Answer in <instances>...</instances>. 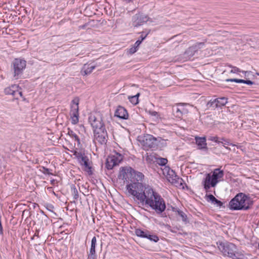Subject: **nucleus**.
I'll return each instance as SVG.
<instances>
[{
    "mask_svg": "<svg viewBox=\"0 0 259 259\" xmlns=\"http://www.w3.org/2000/svg\"><path fill=\"white\" fill-rule=\"evenodd\" d=\"M126 190L129 195L133 196L140 202L144 200L146 191L151 187H145L141 182L131 183L126 185Z\"/></svg>",
    "mask_w": 259,
    "mask_h": 259,
    "instance_id": "obj_3",
    "label": "nucleus"
},
{
    "mask_svg": "<svg viewBox=\"0 0 259 259\" xmlns=\"http://www.w3.org/2000/svg\"><path fill=\"white\" fill-rule=\"evenodd\" d=\"M18 86L16 84L11 85L10 87H8L5 89V93L7 95H12L14 96L16 93V90H17Z\"/></svg>",
    "mask_w": 259,
    "mask_h": 259,
    "instance_id": "obj_23",
    "label": "nucleus"
},
{
    "mask_svg": "<svg viewBox=\"0 0 259 259\" xmlns=\"http://www.w3.org/2000/svg\"><path fill=\"white\" fill-rule=\"evenodd\" d=\"M208 140L211 141H214L216 143H220V142H223L222 141L220 140V138L218 137H210L208 138Z\"/></svg>",
    "mask_w": 259,
    "mask_h": 259,
    "instance_id": "obj_34",
    "label": "nucleus"
},
{
    "mask_svg": "<svg viewBox=\"0 0 259 259\" xmlns=\"http://www.w3.org/2000/svg\"><path fill=\"white\" fill-rule=\"evenodd\" d=\"M17 93L19 94L20 96H22V93L21 92H18V91H16Z\"/></svg>",
    "mask_w": 259,
    "mask_h": 259,
    "instance_id": "obj_48",
    "label": "nucleus"
},
{
    "mask_svg": "<svg viewBox=\"0 0 259 259\" xmlns=\"http://www.w3.org/2000/svg\"><path fill=\"white\" fill-rule=\"evenodd\" d=\"M70 115L71 118V123L73 124H76L78 122V110L77 111H70Z\"/></svg>",
    "mask_w": 259,
    "mask_h": 259,
    "instance_id": "obj_24",
    "label": "nucleus"
},
{
    "mask_svg": "<svg viewBox=\"0 0 259 259\" xmlns=\"http://www.w3.org/2000/svg\"><path fill=\"white\" fill-rule=\"evenodd\" d=\"M88 259H97V255L96 253H90L88 254Z\"/></svg>",
    "mask_w": 259,
    "mask_h": 259,
    "instance_id": "obj_37",
    "label": "nucleus"
},
{
    "mask_svg": "<svg viewBox=\"0 0 259 259\" xmlns=\"http://www.w3.org/2000/svg\"><path fill=\"white\" fill-rule=\"evenodd\" d=\"M229 67L232 68V70L230 71L231 73H237L241 72L240 70L237 67L232 65H229Z\"/></svg>",
    "mask_w": 259,
    "mask_h": 259,
    "instance_id": "obj_35",
    "label": "nucleus"
},
{
    "mask_svg": "<svg viewBox=\"0 0 259 259\" xmlns=\"http://www.w3.org/2000/svg\"><path fill=\"white\" fill-rule=\"evenodd\" d=\"M96 245H97V239H96V237L95 236H94L92 238V241H91V248L90 250V253H96L95 248H96Z\"/></svg>",
    "mask_w": 259,
    "mask_h": 259,
    "instance_id": "obj_27",
    "label": "nucleus"
},
{
    "mask_svg": "<svg viewBox=\"0 0 259 259\" xmlns=\"http://www.w3.org/2000/svg\"><path fill=\"white\" fill-rule=\"evenodd\" d=\"M220 140L222 141L223 142H220V143H222L224 146V147L229 150H231V149L228 147L225 146V145L234 146V145L232 144L230 142V140L228 139H226L224 138H221Z\"/></svg>",
    "mask_w": 259,
    "mask_h": 259,
    "instance_id": "obj_29",
    "label": "nucleus"
},
{
    "mask_svg": "<svg viewBox=\"0 0 259 259\" xmlns=\"http://www.w3.org/2000/svg\"><path fill=\"white\" fill-rule=\"evenodd\" d=\"M165 170H167V169H165ZM166 178L170 183L174 185L177 187L184 188L183 180L177 176L175 172L169 168L167 169Z\"/></svg>",
    "mask_w": 259,
    "mask_h": 259,
    "instance_id": "obj_10",
    "label": "nucleus"
},
{
    "mask_svg": "<svg viewBox=\"0 0 259 259\" xmlns=\"http://www.w3.org/2000/svg\"><path fill=\"white\" fill-rule=\"evenodd\" d=\"M142 40H140V39H138L136 42L135 43L134 47H136L137 49L139 47L140 45L141 44Z\"/></svg>",
    "mask_w": 259,
    "mask_h": 259,
    "instance_id": "obj_41",
    "label": "nucleus"
},
{
    "mask_svg": "<svg viewBox=\"0 0 259 259\" xmlns=\"http://www.w3.org/2000/svg\"><path fill=\"white\" fill-rule=\"evenodd\" d=\"M89 121L94 130L105 127L104 123L103 122L102 116L99 113L95 115H91L89 118Z\"/></svg>",
    "mask_w": 259,
    "mask_h": 259,
    "instance_id": "obj_11",
    "label": "nucleus"
},
{
    "mask_svg": "<svg viewBox=\"0 0 259 259\" xmlns=\"http://www.w3.org/2000/svg\"><path fill=\"white\" fill-rule=\"evenodd\" d=\"M146 192L145 198L142 200L141 203L149 206L157 213H161L164 211L166 206L163 199L151 188Z\"/></svg>",
    "mask_w": 259,
    "mask_h": 259,
    "instance_id": "obj_1",
    "label": "nucleus"
},
{
    "mask_svg": "<svg viewBox=\"0 0 259 259\" xmlns=\"http://www.w3.org/2000/svg\"><path fill=\"white\" fill-rule=\"evenodd\" d=\"M219 248L224 254L227 255L233 259H244L243 255L237 252L236 245L232 243H228L226 244L220 243Z\"/></svg>",
    "mask_w": 259,
    "mask_h": 259,
    "instance_id": "obj_5",
    "label": "nucleus"
},
{
    "mask_svg": "<svg viewBox=\"0 0 259 259\" xmlns=\"http://www.w3.org/2000/svg\"><path fill=\"white\" fill-rule=\"evenodd\" d=\"M213 203L214 204H217L219 206H222V204H223L222 202L221 201L218 200L217 199H216V200H214Z\"/></svg>",
    "mask_w": 259,
    "mask_h": 259,
    "instance_id": "obj_42",
    "label": "nucleus"
},
{
    "mask_svg": "<svg viewBox=\"0 0 259 259\" xmlns=\"http://www.w3.org/2000/svg\"><path fill=\"white\" fill-rule=\"evenodd\" d=\"M34 236H38V231H36L34 234Z\"/></svg>",
    "mask_w": 259,
    "mask_h": 259,
    "instance_id": "obj_46",
    "label": "nucleus"
},
{
    "mask_svg": "<svg viewBox=\"0 0 259 259\" xmlns=\"http://www.w3.org/2000/svg\"><path fill=\"white\" fill-rule=\"evenodd\" d=\"M177 213H178V215L181 218V219L183 222H188L187 217L185 212H184L183 211H182L181 210H178L177 211Z\"/></svg>",
    "mask_w": 259,
    "mask_h": 259,
    "instance_id": "obj_32",
    "label": "nucleus"
},
{
    "mask_svg": "<svg viewBox=\"0 0 259 259\" xmlns=\"http://www.w3.org/2000/svg\"><path fill=\"white\" fill-rule=\"evenodd\" d=\"M226 81H231V82H235L237 83H244L245 80L240 79H236V78H231V79H227L226 80Z\"/></svg>",
    "mask_w": 259,
    "mask_h": 259,
    "instance_id": "obj_33",
    "label": "nucleus"
},
{
    "mask_svg": "<svg viewBox=\"0 0 259 259\" xmlns=\"http://www.w3.org/2000/svg\"><path fill=\"white\" fill-rule=\"evenodd\" d=\"M78 99H74L72 101L70 111H77L78 110Z\"/></svg>",
    "mask_w": 259,
    "mask_h": 259,
    "instance_id": "obj_25",
    "label": "nucleus"
},
{
    "mask_svg": "<svg viewBox=\"0 0 259 259\" xmlns=\"http://www.w3.org/2000/svg\"><path fill=\"white\" fill-rule=\"evenodd\" d=\"M244 83H246V84H249V85H251V84H252L253 83V82L250 80H245V82Z\"/></svg>",
    "mask_w": 259,
    "mask_h": 259,
    "instance_id": "obj_44",
    "label": "nucleus"
},
{
    "mask_svg": "<svg viewBox=\"0 0 259 259\" xmlns=\"http://www.w3.org/2000/svg\"><path fill=\"white\" fill-rule=\"evenodd\" d=\"M67 134L74 141L77 142V147L80 148L81 147V143L80 139L78 136L70 128H68V133Z\"/></svg>",
    "mask_w": 259,
    "mask_h": 259,
    "instance_id": "obj_22",
    "label": "nucleus"
},
{
    "mask_svg": "<svg viewBox=\"0 0 259 259\" xmlns=\"http://www.w3.org/2000/svg\"><path fill=\"white\" fill-rule=\"evenodd\" d=\"M147 233L148 231H144L140 229H137L135 230L136 235L138 237L142 238H145L146 237H147L146 235H147Z\"/></svg>",
    "mask_w": 259,
    "mask_h": 259,
    "instance_id": "obj_26",
    "label": "nucleus"
},
{
    "mask_svg": "<svg viewBox=\"0 0 259 259\" xmlns=\"http://www.w3.org/2000/svg\"><path fill=\"white\" fill-rule=\"evenodd\" d=\"M203 42L197 43L195 45L189 47L186 51L185 55L189 57L193 56L198 50L201 49L204 46Z\"/></svg>",
    "mask_w": 259,
    "mask_h": 259,
    "instance_id": "obj_16",
    "label": "nucleus"
},
{
    "mask_svg": "<svg viewBox=\"0 0 259 259\" xmlns=\"http://www.w3.org/2000/svg\"><path fill=\"white\" fill-rule=\"evenodd\" d=\"M252 204L250 198L243 193L237 194L230 201L229 207L231 210H247Z\"/></svg>",
    "mask_w": 259,
    "mask_h": 259,
    "instance_id": "obj_2",
    "label": "nucleus"
},
{
    "mask_svg": "<svg viewBox=\"0 0 259 259\" xmlns=\"http://www.w3.org/2000/svg\"><path fill=\"white\" fill-rule=\"evenodd\" d=\"M140 96V93H138L137 95L133 96H129L128 99L129 101L134 105H136L139 103V96Z\"/></svg>",
    "mask_w": 259,
    "mask_h": 259,
    "instance_id": "obj_28",
    "label": "nucleus"
},
{
    "mask_svg": "<svg viewBox=\"0 0 259 259\" xmlns=\"http://www.w3.org/2000/svg\"><path fill=\"white\" fill-rule=\"evenodd\" d=\"M73 155L80 164L84 167L85 171L88 172L91 171V167L90 166L89 159L84 152L74 150Z\"/></svg>",
    "mask_w": 259,
    "mask_h": 259,
    "instance_id": "obj_9",
    "label": "nucleus"
},
{
    "mask_svg": "<svg viewBox=\"0 0 259 259\" xmlns=\"http://www.w3.org/2000/svg\"><path fill=\"white\" fill-rule=\"evenodd\" d=\"M196 143L197 144L199 149H206L207 146L206 143V139L205 137H196Z\"/></svg>",
    "mask_w": 259,
    "mask_h": 259,
    "instance_id": "obj_21",
    "label": "nucleus"
},
{
    "mask_svg": "<svg viewBox=\"0 0 259 259\" xmlns=\"http://www.w3.org/2000/svg\"><path fill=\"white\" fill-rule=\"evenodd\" d=\"M148 20L147 16L142 14H137L133 17V25L135 27H138L143 25Z\"/></svg>",
    "mask_w": 259,
    "mask_h": 259,
    "instance_id": "obj_15",
    "label": "nucleus"
},
{
    "mask_svg": "<svg viewBox=\"0 0 259 259\" xmlns=\"http://www.w3.org/2000/svg\"><path fill=\"white\" fill-rule=\"evenodd\" d=\"M123 156L116 152L109 156L106 159V167L108 169H111L114 166L118 165L123 160Z\"/></svg>",
    "mask_w": 259,
    "mask_h": 259,
    "instance_id": "obj_8",
    "label": "nucleus"
},
{
    "mask_svg": "<svg viewBox=\"0 0 259 259\" xmlns=\"http://www.w3.org/2000/svg\"><path fill=\"white\" fill-rule=\"evenodd\" d=\"M115 116L121 119H127L128 114L127 110L122 106H118L115 112Z\"/></svg>",
    "mask_w": 259,
    "mask_h": 259,
    "instance_id": "obj_18",
    "label": "nucleus"
},
{
    "mask_svg": "<svg viewBox=\"0 0 259 259\" xmlns=\"http://www.w3.org/2000/svg\"><path fill=\"white\" fill-rule=\"evenodd\" d=\"M26 65V62L24 60L17 58L13 61L11 70L14 79H18L21 77Z\"/></svg>",
    "mask_w": 259,
    "mask_h": 259,
    "instance_id": "obj_6",
    "label": "nucleus"
},
{
    "mask_svg": "<svg viewBox=\"0 0 259 259\" xmlns=\"http://www.w3.org/2000/svg\"><path fill=\"white\" fill-rule=\"evenodd\" d=\"M224 176V171L220 168L214 169L212 175L208 174L203 181L204 188L207 191L210 187H214L216 186L220 180Z\"/></svg>",
    "mask_w": 259,
    "mask_h": 259,
    "instance_id": "obj_4",
    "label": "nucleus"
},
{
    "mask_svg": "<svg viewBox=\"0 0 259 259\" xmlns=\"http://www.w3.org/2000/svg\"><path fill=\"white\" fill-rule=\"evenodd\" d=\"M71 192L72 195L73 196V198L74 199H77L78 198V192L77 188L75 187V185H72L71 186Z\"/></svg>",
    "mask_w": 259,
    "mask_h": 259,
    "instance_id": "obj_31",
    "label": "nucleus"
},
{
    "mask_svg": "<svg viewBox=\"0 0 259 259\" xmlns=\"http://www.w3.org/2000/svg\"><path fill=\"white\" fill-rule=\"evenodd\" d=\"M227 103V99L225 97L219 98L214 99L213 101H210L207 104L208 108L215 109L216 108L222 107L225 106Z\"/></svg>",
    "mask_w": 259,
    "mask_h": 259,
    "instance_id": "obj_14",
    "label": "nucleus"
},
{
    "mask_svg": "<svg viewBox=\"0 0 259 259\" xmlns=\"http://www.w3.org/2000/svg\"><path fill=\"white\" fill-rule=\"evenodd\" d=\"M147 237L145 238H147L150 241H153L155 242H157L159 240L158 237L155 235H150L149 232L148 231Z\"/></svg>",
    "mask_w": 259,
    "mask_h": 259,
    "instance_id": "obj_30",
    "label": "nucleus"
},
{
    "mask_svg": "<svg viewBox=\"0 0 259 259\" xmlns=\"http://www.w3.org/2000/svg\"><path fill=\"white\" fill-rule=\"evenodd\" d=\"M132 175L133 178L131 179V183L142 182L144 176L142 172L137 171L133 169Z\"/></svg>",
    "mask_w": 259,
    "mask_h": 259,
    "instance_id": "obj_19",
    "label": "nucleus"
},
{
    "mask_svg": "<svg viewBox=\"0 0 259 259\" xmlns=\"http://www.w3.org/2000/svg\"><path fill=\"white\" fill-rule=\"evenodd\" d=\"M167 161V160L166 159L162 158L161 159V164L164 165L166 163Z\"/></svg>",
    "mask_w": 259,
    "mask_h": 259,
    "instance_id": "obj_43",
    "label": "nucleus"
},
{
    "mask_svg": "<svg viewBox=\"0 0 259 259\" xmlns=\"http://www.w3.org/2000/svg\"><path fill=\"white\" fill-rule=\"evenodd\" d=\"M137 51V49L134 46H133V47H132L130 49V53L131 54H134V53H135L136 51Z\"/></svg>",
    "mask_w": 259,
    "mask_h": 259,
    "instance_id": "obj_40",
    "label": "nucleus"
},
{
    "mask_svg": "<svg viewBox=\"0 0 259 259\" xmlns=\"http://www.w3.org/2000/svg\"><path fill=\"white\" fill-rule=\"evenodd\" d=\"M148 34V32L146 33L144 32H141L140 40H142V41L147 37Z\"/></svg>",
    "mask_w": 259,
    "mask_h": 259,
    "instance_id": "obj_39",
    "label": "nucleus"
},
{
    "mask_svg": "<svg viewBox=\"0 0 259 259\" xmlns=\"http://www.w3.org/2000/svg\"><path fill=\"white\" fill-rule=\"evenodd\" d=\"M95 140L101 144H106L107 141L108 135L105 127L94 130Z\"/></svg>",
    "mask_w": 259,
    "mask_h": 259,
    "instance_id": "obj_12",
    "label": "nucleus"
},
{
    "mask_svg": "<svg viewBox=\"0 0 259 259\" xmlns=\"http://www.w3.org/2000/svg\"><path fill=\"white\" fill-rule=\"evenodd\" d=\"M42 169H43L42 172L44 174L52 175V173L50 172V169L45 167H42Z\"/></svg>",
    "mask_w": 259,
    "mask_h": 259,
    "instance_id": "obj_38",
    "label": "nucleus"
},
{
    "mask_svg": "<svg viewBox=\"0 0 259 259\" xmlns=\"http://www.w3.org/2000/svg\"><path fill=\"white\" fill-rule=\"evenodd\" d=\"M133 169L131 167H122L120 168L118 178L119 179L123 180L124 182H126L128 183L133 178Z\"/></svg>",
    "mask_w": 259,
    "mask_h": 259,
    "instance_id": "obj_13",
    "label": "nucleus"
},
{
    "mask_svg": "<svg viewBox=\"0 0 259 259\" xmlns=\"http://www.w3.org/2000/svg\"><path fill=\"white\" fill-rule=\"evenodd\" d=\"M95 67L96 66L95 65H93L91 64H85L82 67L81 70V73L83 75H88L92 72Z\"/></svg>",
    "mask_w": 259,
    "mask_h": 259,
    "instance_id": "obj_20",
    "label": "nucleus"
},
{
    "mask_svg": "<svg viewBox=\"0 0 259 259\" xmlns=\"http://www.w3.org/2000/svg\"><path fill=\"white\" fill-rule=\"evenodd\" d=\"M184 104L180 103L172 107V113L177 117L180 118L183 114L187 113V110L183 107Z\"/></svg>",
    "mask_w": 259,
    "mask_h": 259,
    "instance_id": "obj_17",
    "label": "nucleus"
},
{
    "mask_svg": "<svg viewBox=\"0 0 259 259\" xmlns=\"http://www.w3.org/2000/svg\"><path fill=\"white\" fill-rule=\"evenodd\" d=\"M133 0H124L125 2H126V3H130V2H132Z\"/></svg>",
    "mask_w": 259,
    "mask_h": 259,
    "instance_id": "obj_47",
    "label": "nucleus"
},
{
    "mask_svg": "<svg viewBox=\"0 0 259 259\" xmlns=\"http://www.w3.org/2000/svg\"><path fill=\"white\" fill-rule=\"evenodd\" d=\"M151 114L154 116H156L157 114V112L156 111H153L152 112Z\"/></svg>",
    "mask_w": 259,
    "mask_h": 259,
    "instance_id": "obj_45",
    "label": "nucleus"
},
{
    "mask_svg": "<svg viewBox=\"0 0 259 259\" xmlns=\"http://www.w3.org/2000/svg\"><path fill=\"white\" fill-rule=\"evenodd\" d=\"M206 196L207 197V201H211L212 203H214V200H216L215 197L212 194L206 195Z\"/></svg>",
    "mask_w": 259,
    "mask_h": 259,
    "instance_id": "obj_36",
    "label": "nucleus"
},
{
    "mask_svg": "<svg viewBox=\"0 0 259 259\" xmlns=\"http://www.w3.org/2000/svg\"><path fill=\"white\" fill-rule=\"evenodd\" d=\"M165 141L160 137L156 138L151 135H146L142 137L141 144L144 149L148 150L149 148H154L157 146V142ZM166 141H167L166 140Z\"/></svg>",
    "mask_w": 259,
    "mask_h": 259,
    "instance_id": "obj_7",
    "label": "nucleus"
}]
</instances>
